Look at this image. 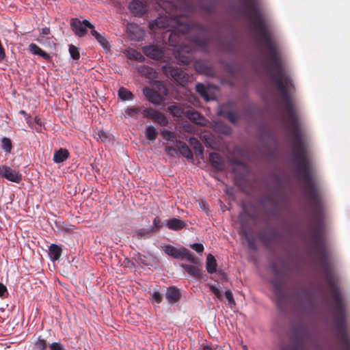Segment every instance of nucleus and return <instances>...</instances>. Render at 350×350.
Here are the masks:
<instances>
[{
  "instance_id": "1",
  "label": "nucleus",
  "mask_w": 350,
  "mask_h": 350,
  "mask_svg": "<svg viewBox=\"0 0 350 350\" xmlns=\"http://www.w3.org/2000/svg\"><path fill=\"white\" fill-rule=\"evenodd\" d=\"M297 178L302 183V190L311 206V226L309 240L313 252L325 275V282L333 299L332 313L337 338L344 350H350L345 307L338 284L331 272L323 235V206L312 176L310 159H293Z\"/></svg>"
},
{
  "instance_id": "2",
  "label": "nucleus",
  "mask_w": 350,
  "mask_h": 350,
  "mask_svg": "<svg viewBox=\"0 0 350 350\" xmlns=\"http://www.w3.org/2000/svg\"><path fill=\"white\" fill-rule=\"evenodd\" d=\"M177 24L176 30L172 32L169 37L170 45L178 46L173 51L172 55L174 60L172 63H182L188 66L193 57V50H207L208 43V33L202 28H200L196 35L191 36L193 28L187 20L182 23L180 18H176Z\"/></svg>"
},
{
  "instance_id": "3",
  "label": "nucleus",
  "mask_w": 350,
  "mask_h": 350,
  "mask_svg": "<svg viewBox=\"0 0 350 350\" xmlns=\"http://www.w3.org/2000/svg\"><path fill=\"white\" fill-rule=\"evenodd\" d=\"M243 10L248 16L251 26L258 36L260 46L273 65H280L278 49L272 40L265 21L258 10L256 0H241Z\"/></svg>"
},
{
  "instance_id": "4",
  "label": "nucleus",
  "mask_w": 350,
  "mask_h": 350,
  "mask_svg": "<svg viewBox=\"0 0 350 350\" xmlns=\"http://www.w3.org/2000/svg\"><path fill=\"white\" fill-rule=\"evenodd\" d=\"M154 85L157 90L146 87L143 89L144 94L150 102L156 105L161 104L167 95V89L159 81H155Z\"/></svg>"
},
{
  "instance_id": "5",
  "label": "nucleus",
  "mask_w": 350,
  "mask_h": 350,
  "mask_svg": "<svg viewBox=\"0 0 350 350\" xmlns=\"http://www.w3.org/2000/svg\"><path fill=\"white\" fill-rule=\"evenodd\" d=\"M163 251L168 256L175 259H187L189 262L196 264L197 258L187 248L182 247L179 249L171 245H167L163 247Z\"/></svg>"
},
{
  "instance_id": "6",
  "label": "nucleus",
  "mask_w": 350,
  "mask_h": 350,
  "mask_svg": "<svg viewBox=\"0 0 350 350\" xmlns=\"http://www.w3.org/2000/svg\"><path fill=\"white\" fill-rule=\"evenodd\" d=\"M163 73L168 72L178 84L184 86L192 81V77L186 73L182 67H161Z\"/></svg>"
},
{
  "instance_id": "7",
  "label": "nucleus",
  "mask_w": 350,
  "mask_h": 350,
  "mask_svg": "<svg viewBox=\"0 0 350 350\" xmlns=\"http://www.w3.org/2000/svg\"><path fill=\"white\" fill-rule=\"evenodd\" d=\"M70 27L76 36L83 37L87 33V29L90 30L94 28V26L88 20L80 21L75 18L70 20Z\"/></svg>"
},
{
  "instance_id": "8",
  "label": "nucleus",
  "mask_w": 350,
  "mask_h": 350,
  "mask_svg": "<svg viewBox=\"0 0 350 350\" xmlns=\"http://www.w3.org/2000/svg\"><path fill=\"white\" fill-rule=\"evenodd\" d=\"M0 176L16 183H19L22 180V175L19 172L5 165H0Z\"/></svg>"
},
{
  "instance_id": "9",
  "label": "nucleus",
  "mask_w": 350,
  "mask_h": 350,
  "mask_svg": "<svg viewBox=\"0 0 350 350\" xmlns=\"http://www.w3.org/2000/svg\"><path fill=\"white\" fill-rule=\"evenodd\" d=\"M142 113L145 118H151L161 126H166L168 123V121L163 113L152 108L144 109Z\"/></svg>"
},
{
  "instance_id": "10",
  "label": "nucleus",
  "mask_w": 350,
  "mask_h": 350,
  "mask_svg": "<svg viewBox=\"0 0 350 350\" xmlns=\"http://www.w3.org/2000/svg\"><path fill=\"white\" fill-rule=\"evenodd\" d=\"M144 53L148 57L153 59H162L165 58L164 51L157 45H148L142 48Z\"/></svg>"
},
{
  "instance_id": "11",
  "label": "nucleus",
  "mask_w": 350,
  "mask_h": 350,
  "mask_svg": "<svg viewBox=\"0 0 350 350\" xmlns=\"http://www.w3.org/2000/svg\"><path fill=\"white\" fill-rule=\"evenodd\" d=\"M129 8L132 14L138 17L142 16L148 10L146 2L142 0H133L129 3Z\"/></svg>"
},
{
  "instance_id": "12",
  "label": "nucleus",
  "mask_w": 350,
  "mask_h": 350,
  "mask_svg": "<svg viewBox=\"0 0 350 350\" xmlns=\"http://www.w3.org/2000/svg\"><path fill=\"white\" fill-rule=\"evenodd\" d=\"M126 31L129 38L132 40L140 41L144 38V31L136 24L129 23L126 26Z\"/></svg>"
},
{
  "instance_id": "13",
  "label": "nucleus",
  "mask_w": 350,
  "mask_h": 350,
  "mask_svg": "<svg viewBox=\"0 0 350 350\" xmlns=\"http://www.w3.org/2000/svg\"><path fill=\"white\" fill-rule=\"evenodd\" d=\"M273 292L276 297L277 302L280 304L286 299V294L282 282L279 280L273 281Z\"/></svg>"
},
{
  "instance_id": "14",
  "label": "nucleus",
  "mask_w": 350,
  "mask_h": 350,
  "mask_svg": "<svg viewBox=\"0 0 350 350\" xmlns=\"http://www.w3.org/2000/svg\"><path fill=\"white\" fill-rule=\"evenodd\" d=\"M165 225L170 230L174 231H178L187 227V224L185 221L177 218L165 220Z\"/></svg>"
},
{
  "instance_id": "15",
  "label": "nucleus",
  "mask_w": 350,
  "mask_h": 350,
  "mask_svg": "<svg viewBox=\"0 0 350 350\" xmlns=\"http://www.w3.org/2000/svg\"><path fill=\"white\" fill-rule=\"evenodd\" d=\"M185 271L191 277L196 279H200L202 277V271L198 266L194 265L181 264Z\"/></svg>"
},
{
  "instance_id": "16",
  "label": "nucleus",
  "mask_w": 350,
  "mask_h": 350,
  "mask_svg": "<svg viewBox=\"0 0 350 350\" xmlns=\"http://www.w3.org/2000/svg\"><path fill=\"white\" fill-rule=\"evenodd\" d=\"M209 161L211 165L217 170H223L224 168V163L222 158L216 152H211L209 154Z\"/></svg>"
},
{
  "instance_id": "17",
  "label": "nucleus",
  "mask_w": 350,
  "mask_h": 350,
  "mask_svg": "<svg viewBox=\"0 0 350 350\" xmlns=\"http://www.w3.org/2000/svg\"><path fill=\"white\" fill-rule=\"evenodd\" d=\"M165 297L170 304H174L179 300L180 293L175 286H170L167 289Z\"/></svg>"
},
{
  "instance_id": "18",
  "label": "nucleus",
  "mask_w": 350,
  "mask_h": 350,
  "mask_svg": "<svg viewBox=\"0 0 350 350\" xmlns=\"http://www.w3.org/2000/svg\"><path fill=\"white\" fill-rule=\"evenodd\" d=\"M137 72L150 80L157 78L158 76V73L154 67H137Z\"/></svg>"
},
{
  "instance_id": "19",
  "label": "nucleus",
  "mask_w": 350,
  "mask_h": 350,
  "mask_svg": "<svg viewBox=\"0 0 350 350\" xmlns=\"http://www.w3.org/2000/svg\"><path fill=\"white\" fill-rule=\"evenodd\" d=\"M186 116L196 124H202V121L204 120V116L194 109L187 110Z\"/></svg>"
},
{
  "instance_id": "20",
  "label": "nucleus",
  "mask_w": 350,
  "mask_h": 350,
  "mask_svg": "<svg viewBox=\"0 0 350 350\" xmlns=\"http://www.w3.org/2000/svg\"><path fill=\"white\" fill-rule=\"evenodd\" d=\"M62 248L55 244H51L49 248V254L53 261H56L59 259L62 256Z\"/></svg>"
},
{
  "instance_id": "21",
  "label": "nucleus",
  "mask_w": 350,
  "mask_h": 350,
  "mask_svg": "<svg viewBox=\"0 0 350 350\" xmlns=\"http://www.w3.org/2000/svg\"><path fill=\"white\" fill-rule=\"evenodd\" d=\"M69 157V152L66 149L60 148L56 151L53 155V161L55 163H59L64 162Z\"/></svg>"
},
{
  "instance_id": "22",
  "label": "nucleus",
  "mask_w": 350,
  "mask_h": 350,
  "mask_svg": "<svg viewBox=\"0 0 350 350\" xmlns=\"http://www.w3.org/2000/svg\"><path fill=\"white\" fill-rule=\"evenodd\" d=\"M217 261L215 258L211 254L206 257V270L209 273H213L217 271Z\"/></svg>"
},
{
  "instance_id": "23",
  "label": "nucleus",
  "mask_w": 350,
  "mask_h": 350,
  "mask_svg": "<svg viewBox=\"0 0 350 350\" xmlns=\"http://www.w3.org/2000/svg\"><path fill=\"white\" fill-rule=\"evenodd\" d=\"M124 53L129 59H133L138 62H142L144 59V57L141 53L133 49L126 50Z\"/></svg>"
},
{
  "instance_id": "24",
  "label": "nucleus",
  "mask_w": 350,
  "mask_h": 350,
  "mask_svg": "<svg viewBox=\"0 0 350 350\" xmlns=\"http://www.w3.org/2000/svg\"><path fill=\"white\" fill-rule=\"evenodd\" d=\"M91 35L94 37V38L97 40V42L101 45V46L104 49H107L109 47V42L106 40V38L98 32H97L94 28H92L90 31Z\"/></svg>"
},
{
  "instance_id": "25",
  "label": "nucleus",
  "mask_w": 350,
  "mask_h": 350,
  "mask_svg": "<svg viewBox=\"0 0 350 350\" xmlns=\"http://www.w3.org/2000/svg\"><path fill=\"white\" fill-rule=\"evenodd\" d=\"M178 148L180 154L186 157L187 159H193V154L190 148L188 147L187 144L183 142H180L177 144Z\"/></svg>"
},
{
  "instance_id": "26",
  "label": "nucleus",
  "mask_w": 350,
  "mask_h": 350,
  "mask_svg": "<svg viewBox=\"0 0 350 350\" xmlns=\"http://www.w3.org/2000/svg\"><path fill=\"white\" fill-rule=\"evenodd\" d=\"M196 90L206 101L210 100L208 89L204 85L200 83H197L196 85Z\"/></svg>"
},
{
  "instance_id": "27",
  "label": "nucleus",
  "mask_w": 350,
  "mask_h": 350,
  "mask_svg": "<svg viewBox=\"0 0 350 350\" xmlns=\"http://www.w3.org/2000/svg\"><path fill=\"white\" fill-rule=\"evenodd\" d=\"M258 237L262 243L268 245L275 239V233L268 234L267 232L262 231L258 234Z\"/></svg>"
},
{
  "instance_id": "28",
  "label": "nucleus",
  "mask_w": 350,
  "mask_h": 350,
  "mask_svg": "<svg viewBox=\"0 0 350 350\" xmlns=\"http://www.w3.org/2000/svg\"><path fill=\"white\" fill-rule=\"evenodd\" d=\"M169 111L177 118H181L183 116H186V111L178 105H170L168 107Z\"/></svg>"
},
{
  "instance_id": "29",
  "label": "nucleus",
  "mask_w": 350,
  "mask_h": 350,
  "mask_svg": "<svg viewBox=\"0 0 350 350\" xmlns=\"http://www.w3.org/2000/svg\"><path fill=\"white\" fill-rule=\"evenodd\" d=\"M169 20L166 17L160 16L157 18L152 23V27L165 29L169 26Z\"/></svg>"
},
{
  "instance_id": "30",
  "label": "nucleus",
  "mask_w": 350,
  "mask_h": 350,
  "mask_svg": "<svg viewBox=\"0 0 350 350\" xmlns=\"http://www.w3.org/2000/svg\"><path fill=\"white\" fill-rule=\"evenodd\" d=\"M282 350H306L303 339L297 338L293 345L288 347H282Z\"/></svg>"
},
{
  "instance_id": "31",
  "label": "nucleus",
  "mask_w": 350,
  "mask_h": 350,
  "mask_svg": "<svg viewBox=\"0 0 350 350\" xmlns=\"http://www.w3.org/2000/svg\"><path fill=\"white\" fill-rule=\"evenodd\" d=\"M118 96L123 100H131L133 99V94L125 88H120L118 90Z\"/></svg>"
},
{
  "instance_id": "32",
  "label": "nucleus",
  "mask_w": 350,
  "mask_h": 350,
  "mask_svg": "<svg viewBox=\"0 0 350 350\" xmlns=\"http://www.w3.org/2000/svg\"><path fill=\"white\" fill-rule=\"evenodd\" d=\"M146 137L148 140L154 141L158 135V132L152 126H148L146 129Z\"/></svg>"
},
{
  "instance_id": "33",
  "label": "nucleus",
  "mask_w": 350,
  "mask_h": 350,
  "mask_svg": "<svg viewBox=\"0 0 350 350\" xmlns=\"http://www.w3.org/2000/svg\"><path fill=\"white\" fill-rule=\"evenodd\" d=\"M141 110L140 107H137L135 106L128 107L125 109V117L126 118H134L135 115L137 114Z\"/></svg>"
},
{
  "instance_id": "34",
  "label": "nucleus",
  "mask_w": 350,
  "mask_h": 350,
  "mask_svg": "<svg viewBox=\"0 0 350 350\" xmlns=\"http://www.w3.org/2000/svg\"><path fill=\"white\" fill-rule=\"evenodd\" d=\"M191 144H193V148L195 150L196 154L197 156H202L203 155V148L201 146V144L195 138L190 139Z\"/></svg>"
},
{
  "instance_id": "35",
  "label": "nucleus",
  "mask_w": 350,
  "mask_h": 350,
  "mask_svg": "<svg viewBox=\"0 0 350 350\" xmlns=\"http://www.w3.org/2000/svg\"><path fill=\"white\" fill-rule=\"evenodd\" d=\"M154 231V228H140L135 232V234L138 237V238H142L150 234L152 232Z\"/></svg>"
},
{
  "instance_id": "36",
  "label": "nucleus",
  "mask_w": 350,
  "mask_h": 350,
  "mask_svg": "<svg viewBox=\"0 0 350 350\" xmlns=\"http://www.w3.org/2000/svg\"><path fill=\"white\" fill-rule=\"evenodd\" d=\"M2 148L5 150L6 152L9 153L11 152L12 145L11 140L9 138L3 137L1 140Z\"/></svg>"
},
{
  "instance_id": "37",
  "label": "nucleus",
  "mask_w": 350,
  "mask_h": 350,
  "mask_svg": "<svg viewBox=\"0 0 350 350\" xmlns=\"http://www.w3.org/2000/svg\"><path fill=\"white\" fill-rule=\"evenodd\" d=\"M35 345L38 350H45L47 347L46 341L40 336L38 337Z\"/></svg>"
},
{
  "instance_id": "38",
  "label": "nucleus",
  "mask_w": 350,
  "mask_h": 350,
  "mask_svg": "<svg viewBox=\"0 0 350 350\" xmlns=\"http://www.w3.org/2000/svg\"><path fill=\"white\" fill-rule=\"evenodd\" d=\"M29 51L34 55H40L42 53V50L37 44L31 43L29 45Z\"/></svg>"
},
{
  "instance_id": "39",
  "label": "nucleus",
  "mask_w": 350,
  "mask_h": 350,
  "mask_svg": "<svg viewBox=\"0 0 350 350\" xmlns=\"http://www.w3.org/2000/svg\"><path fill=\"white\" fill-rule=\"evenodd\" d=\"M200 4L202 9L207 12H211L214 9V3L213 0H208L207 3L206 4H202V2H200Z\"/></svg>"
},
{
  "instance_id": "40",
  "label": "nucleus",
  "mask_w": 350,
  "mask_h": 350,
  "mask_svg": "<svg viewBox=\"0 0 350 350\" xmlns=\"http://www.w3.org/2000/svg\"><path fill=\"white\" fill-rule=\"evenodd\" d=\"M226 118L229 120L230 122L233 124H235L239 120V116L237 113L234 111H231L227 112Z\"/></svg>"
},
{
  "instance_id": "41",
  "label": "nucleus",
  "mask_w": 350,
  "mask_h": 350,
  "mask_svg": "<svg viewBox=\"0 0 350 350\" xmlns=\"http://www.w3.org/2000/svg\"><path fill=\"white\" fill-rule=\"evenodd\" d=\"M69 53L70 54V56L74 59H78L79 58V53L76 46L74 45H70L69 47Z\"/></svg>"
},
{
  "instance_id": "42",
  "label": "nucleus",
  "mask_w": 350,
  "mask_h": 350,
  "mask_svg": "<svg viewBox=\"0 0 350 350\" xmlns=\"http://www.w3.org/2000/svg\"><path fill=\"white\" fill-rule=\"evenodd\" d=\"M241 234L245 238L247 239L248 241V243H249V246L250 248H254V241L251 239H249L248 237V234H247V230L244 228V226H243V224H241Z\"/></svg>"
},
{
  "instance_id": "43",
  "label": "nucleus",
  "mask_w": 350,
  "mask_h": 350,
  "mask_svg": "<svg viewBox=\"0 0 350 350\" xmlns=\"http://www.w3.org/2000/svg\"><path fill=\"white\" fill-rule=\"evenodd\" d=\"M197 69L196 70L198 72H206L207 75H209L212 77L214 76V75L212 73L213 70V67H202V66H200V67H196Z\"/></svg>"
},
{
  "instance_id": "44",
  "label": "nucleus",
  "mask_w": 350,
  "mask_h": 350,
  "mask_svg": "<svg viewBox=\"0 0 350 350\" xmlns=\"http://www.w3.org/2000/svg\"><path fill=\"white\" fill-rule=\"evenodd\" d=\"M301 295L303 297L304 301L306 303H310V296L306 289H301Z\"/></svg>"
},
{
  "instance_id": "45",
  "label": "nucleus",
  "mask_w": 350,
  "mask_h": 350,
  "mask_svg": "<svg viewBox=\"0 0 350 350\" xmlns=\"http://www.w3.org/2000/svg\"><path fill=\"white\" fill-rule=\"evenodd\" d=\"M225 297L227 299L229 304L234 305V306L236 304L231 291H230V290L226 291L225 292Z\"/></svg>"
},
{
  "instance_id": "46",
  "label": "nucleus",
  "mask_w": 350,
  "mask_h": 350,
  "mask_svg": "<svg viewBox=\"0 0 350 350\" xmlns=\"http://www.w3.org/2000/svg\"><path fill=\"white\" fill-rule=\"evenodd\" d=\"M50 350H65L64 345L60 342H53L49 346Z\"/></svg>"
},
{
  "instance_id": "47",
  "label": "nucleus",
  "mask_w": 350,
  "mask_h": 350,
  "mask_svg": "<svg viewBox=\"0 0 350 350\" xmlns=\"http://www.w3.org/2000/svg\"><path fill=\"white\" fill-rule=\"evenodd\" d=\"M190 247L198 253H202L204 251V246L201 243H193L190 245Z\"/></svg>"
},
{
  "instance_id": "48",
  "label": "nucleus",
  "mask_w": 350,
  "mask_h": 350,
  "mask_svg": "<svg viewBox=\"0 0 350 350\" xmlns=\"http://www.w3.org/2000/svg\"><path fill=\"white\" fill-rule=\"evenodd\" d=\"M96 135H97L96 138L100 139L101 142H105L107 139V133L103 130L98 131Z\"/></svg>"
},
{
  "instance_id": "49",
  "label": "nucleus",
  "mask_w": 350,
  "mask_h": 350,
  "mask_svg": "<svg viewBox=\"0 0 350 350\" xmlns=\"http://www.w3.org/2000/svg\"><path fill=\"white\" fill-rule=\"evenodd\" d=\"M154 230H159L161 228V220L159 217H156L153 219Z\"/></svg>"
},
{
  "instance_id": "50",
  "label": "nucleus",
  "mask_w": 350,
  "mask_h": 350,
  "mask_svg": "<svg viewBox=\"0 0 350 350\" xmlns=\"http://www.w3.org/2000/svg\"><path fill=\"white\" fill-rule=\"evenodd\" d=\"M152 300L157 304H160L163 300V297L159 292H154L152 294Z\"/></svg>"
},
{
  "instance_id": "51",
  "label": "nucleus",
  "mask_w": 350,
  "mask_h": 350,
  "mask_svg": "<svg viewBox=\"0 0 350 350\" xmlns=\"http://www.w3.org/2000/svg\"><path fill=\"white\" fill-rule=\"evenodd\" d=\"M210 290L216 296L217 298H218V299L221 298V294L219 290L217 287L211 285V286H210Z\"/></svg>"
},
{
  "instance_id": "52",
  "label": "nucleus",
  "mask_w": 350,
  "mask_h": 350,
  "mask_svg": "<svg viewBox=\"0 0 350 350\" xmlns=\"http://www.w3.org/2000/svg\"><path fill=\"white\" fill-rule=\"evenodd\" d=\"M8 295V290L6 286L0 282V297H5Z\"/></svg>"
},
{
  "instance_id": "53",
  "label": "nucleus",
  "mask_w": 350,
  "mask_h": 350,
  "mask_svg": "<svg viewBox=\"0 0 350 350\" xmlns=\"http://www.w3.org/2000/svg\"><path fill=\"white\" fill-rule=\"evenodd\" d=\"M161 134L163 136L164 138L169 139L170 137L172 136V133L166 129H163L161 131Z\"/></svg>"
},
{
  "instance_id": "54",
  "label": "nucleus",
  "mask_w": 350,
  "mask_h": 350,
  "mask_svg": "<svg viewBox=\"0 0 350 350\" xmlns=\"http://www.w3.org/2000/svg\"><path fill=\"white\" fill-rule=\"evenodd\" d=\"M51 31L49 27H43L42 29V33L43 35H49Z\"/></svg>"
},
{
  "instance_id": "55",
  "label": "nucleus",
  "mask_w": 350,
  "mask_h": 350,
  "mask_svg": "<svg viewBox=\"0 0 350 350\" xmlns=\"http://www.w3.org/2000/svg\"><path fill=\"white\" fill-rule=\"evenodd\" d=\"M5 57V51L2 46H0V61L2 60Z\"/></svg>"
},
{
  "instance_id": "56",
  "label": "nucleus",
  "mask_w": 350,
  "mask_h": 350,
  "mask_svg": "<svg viewBox=\"0 0 350 350\" xmlns=\"http://www.w3.org/2000/svg\"><path fill=\"white\" fill-rule=\"evenodd\" d=\"M40 56H41L42 57H43L44 59H49L50 58V55L46 53V52H44V51H42V53H41V55H40Z\"/></svg>"
},
{
  "instance_id": "57",
  "label": "nucleus",
  "mask_w": 350,
  "mask_h": 350,
  "mask_svg": "<svg viewBox=\"0 0 350 350\" xmlns=\"http://www.w3.org/2000/svg\"><path fill=\"white\" fill-rule=\"evenodd\" d=\"M166 151L168 154H172V152H175L176 151V149L174 148H172V147H167L166 148Z\"/></svg>"
},
{
  "instance_id": "58",
  "label": "nucleus",
  "mask_w": 350,
  "mask_h": 350,
  "mask_svg": "<svg viewBox=\"0 0 350 350\" xmlns=\"http://www.w3.org/2000/svg\"><path fill=\"white\" fill-rule=\"evenodd\" d=\"M202 350H212V349L209 346L205 345V346H204Z\"/></svg>"
},
{
  "instance_id": "59",
  "label": "nucleus",
  "mask_w": 350,
  "mask_h": 350,
  "mask_svg": "<svg viewBox=\"0 0 350 350\" xmlns=\"http://www.w3.org/2000/svg\"><path fill=\"white\" fill-rule=\"evenodd\" d=\"M19 113H20L21 114L23 115V116H25V115H26V112H25V111H24V110H21V111H19Z\"/></svg>"
},
{
  "instance_id": "60",
  "label": "nucleus",
  "mask_w": 350,
  "mask_h": 350,
  "mask_svg": "<svg viewBox=\"0 0 350 350\" xmlns=\"http://www.w3.org/2000/svg\"><path fill=\"white\" fill-rule=\"evenodd\" d=\"M297 299H299V295H297Z\"/></svg>"
}]
</instances>
